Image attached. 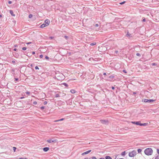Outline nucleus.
Here are the masks:
<instances>
[{
  "mask_svg": "<svg viewBox=\"0 0 159 159\" xmlns=\"http://www.w3.org/2000/svg\"><path fill=\"white\" fill-rule=\"evenodd\" d=\"M153 150L151 148H148L146 149L144 151V153L147 156L151 155L153 153Z\"/></svg>",
  "mask_w": 159,
  "mask_h": 159,
  "instance_id": "1",
  "label": "nucleus"
},
{
  "mask_svg": "<svg viewBox=\"0 0 159 159\" xmlns=\"http://www.w3.org/2000/svg\"><path fill=\"white\" fill-rule=\"evenodd\" d=\"M50 22V20L48 19H47L45 21L44 23L40 26V27L42 28L45 27L48 25L49 24Z\"/></svg>",
  "mask_w": 159,
  "mask_h": 159,
  "instance_id": "2",
  "label": "nucleus"
},
{
  "mask_svg": "<svg viewBox=\"0 0 159 159\" xmlns=\"http://www.w3.org/2000/svg\"><path fill=\"white\" fill-rule=\"evenodd\" d=\"M137 154V152L135 150L129 153V156L130 157H133L135 156Z\"/></svg>",
  "mask_w": 159,
  "mask_h": 159,
  "instance_id": "3",
  "label": "nucleus"
},
{
  "mask_svg": "<svg viewBox=\"0 0 159 159\" xmlns=\"http://www.w3.org/2000/svg\"><path fill=\"white\" fill-rule=\"evenodd\" d=\"M155 101V100L153 99H143L142 100V102H152Z\"/></svg>",
  "mask_w": 159,
  "mask_h": 159,
  "instance_id": "4",
  "label": "nucleus"
},
{
  "mask_svg": "<svg viewBox=\"0 0 159 159\" xmlns=\"http://www.w3.org/2000/svg\"><path fill=\"white\" fill-rule=\"evenodd\" d=\"M131 123L133 124H135L137 125H140V121H132Z\"/></svg>",
  "mask_w": 159,
  "mask_h": 159,
  "instance_id": "5",
  "label": "nucleus"
},
{
  "mask_svg": "<svg viewBox=\"0 0 159 159\" xmlns=\"http://www.w3.org/2000/svg\"><path fill=\"white\" fill-rule=\"evenodd\" d=\"M101 122L104 124H106L107 123L108 121L107 120H100Z\"/></svg>",
  "mask_w": 159,
  "mask_h": 159,
  "instance_id": "6",
  "label": "nucleus"
},
{
  "mask_svg": "<svg viewBox=\"0 0 159 159\" xmlns=\"http://www.w3.org/2000/svg\"><path fill=\"white\" fill-rule=\"evenodd\" d=\"M91 150H89L88 151H87L85 152H84L83 153H82L81 155L83 156L84 155L86 154H88L90 152H91Z\"/></svg>",
  "mask_w": 159,
  "mask_h": 159,
  "instance_id": "7",
  "label": "nucleus"
},
{
  "mask_svg": "<svg viewBox=\"0 0 159 159\" xmlns=\"http://www.w3.org/2000/svg\"><path fill=\"white\" fill-rule=\"evenodd\" d=\"M55 140H52V139H48L47 140V142L49 143H52L54 142H55Z\"/></svg>",
  "mask_w": 159,
  "mask_h": 159,
  "instance_id": "8",
  "label": "nucleus"
},
{
  "mask_svg": "<svg viewBox=\"0 0 159 159\" xmlns=\"http://www.w3.org/2000/svg\"><path fill=\"white\" fill-rule=\"evenodd\" d=\"M63 76L62 74L61 73L56 74V77H58L59 76L62 77Z\"/></svg>",
  "mask_w": 159,
  "mask_h": 159,
  "instance_id": "9",
  "label": "nucleus"
},
{
  "mask_svg": "<svg viewBox=\"0 0 159 159\" xmlns=\"http://www.w3.org/2000/svg\"><path fill=\"white\" fill-rule=\"evenodd\" d=\"M49 150V148L48 147L44 148H43V150L44 152H47Z\"/></svg>",
  "mask_w": 159,
  "mask_h": 159,
  "instance_id": "10",
  "label": "nucleus"
},
{
  "mask_svg": "<svg viewBox=\"0 0 159 159\" xmlns=\"http://www.w3.org/2000/svg\"><path fill=\"white\" fill-rule=\"evenodd\" d=\"M148 124V123H140V126H146Z\"/></svg>",
  "mask_w": 159,
  "mask_h": 159,
  "instance_id": "11",
  "label": "nucleus"
},
{
  "mask_svg": "<svg viewBox=\"0 0 159 159\" xmlns=\"http://www.w3.org/2000/svg\"><path fill=\"white\" fill-rule=\"evenodd\" d=\"M10 13L11 15L12 16H15V15L13 14V12L12 10H10Z\"/></svg>",
  "mask_w": 159,
  "mask_h": 159,
  "instance_id": "12",
  "label": "nucleus"
},
{
  "mask_svg": "<svg viewBox=\"0 0 159 159\" xmlns=\"http://www.w3.org/2000/svg\"><path fill=\"white\" fill-rule=\"evenodd\" d=\"M70 91L72 93H75V91L74 89H71Z\"/></svg>",
  "mask_w": 159,
  "mask_h": 159,
  "instance_id": "13",
  "label": "nucleus"
},
{
  "mask_svg": "<svg viewBox=\"0 0 159 159\" xmlns=\"http://www.w3.org/2000/svg\"><path fill=\"white\" fill-rule=\"evenodd\" d=\"M105 159H112L109 156H106L105 157Z\"/></svg>",
  "mask_w": 159,
  "mask_h": 159,
  "instance_id": "14",
  "label": "nucleus"
},
{
  "mask_svg": "<svg viewBox=\"0 0 159 159\" xmlns=\"http://www.w3.org/2000/svg\"><path fill=\"white\" fill-rule=\"evenodd\" d=\"M142 152V149H139L138 150V152L139 153H140Z\"/></svg>",
  "mask_w": 159,
  "mask_h": 159,
  "instance_id": "15",
  "label": "nucleus"
},
{
  "mask_svg": "<svg viewBox=\"0 0 159 159\" xmlns=\"http://www.w3.org/2000/svg\"><path fill=\"white\" fill-rule=\"evenodd\" d=\"M96 43L94 42V43H91L90 44V45L91 46H93V45H96Z\"/></svg>",
  "mask_w": 159,
  "mask_h": 159,
  "instance_id": "16",
  "label": "nucleus"
},
{
  "mask_svg": "<svg viewBox=\"0 0 159 159\" xmlns=\"http://www.w3.org/2000/svg\"><path fill=\"white\" fill-rule=\"evenodd\" d=\"M125 152L124 151V152H122V153H121V155L122 156H125Z\"/></svg>",
  "mask_w": 159,
  "mask_h": 159,
  "instance_id": "17",
  "label": "nucleus"
},
{
  "mask_svg": "<svg viewBox=\"0 0 159 159\" xmlns=\"http://www.w3.org/2000/svg\"><path fill=\"white\" fill-rule=\"evenodd\" d=\"M55 96L56 98L59 97H60L59 95L58 94H56Z\"/></svg>",
  "mask_w": 159,
  "mask_h": 159,
  "instance_id": "18",
  "label": "nucleus"
},
{
  "mask_svg": "<svg viewBox=\"0 0 159 159\" xmlns=\"http://www.w3.org/2000/svg\"><path fill=\"white\" fill-rule=\"evenodd\" d=\"M155 159H159V155H158L155 158Z\"/></svg>",
  "mask_w": 159,
  "mask_h": 159,
  "instance_id": "19",
  "label": "nucleus"
},
{
  "mask_svg": "<svg viewBox=\"0 0 159 159\" xmlns=\"http://www.w3.org/2000/svg\"><path fill=\"white\" fill-rule=\"evenodd\" d=\"M13 149L14 152H15V151H16V147H13Z\"/></svg>",
  "mask_w": 159,
  "mask_h": 159,
  "instance_id": "20",
  "label": "nucleus"
},
{
  "mask_svg": "<svg viewBox=\"0 0 159 159\" xmlns=\"http://www.w3.org/2000/svg\"><path fill=\"white\" fill-rule=\"evenodd\" d=\"M151 65L153 66H156L157 65V64L155 63H152L151 64Z\"/></svg>",
  "mask_w": 159,
  "mask_h": 159,
  "instance_id": "21",
  "label": "nucleus"
},
{
  "mask_svg": "<svg viewBox=\"0 0 159 159\" xmlns=\"http://www.w3.org/2000/svg\"><path fill=\"white\" fill-rule=\"evenodd\" d=\"M63 84L66 86V87L68 86V84L66 83H64Z\"/></svg>",
  "mask_w": 159,
  "mask_h": 159,
  "instance_id": "22",
  "label": "nucleus"
},
{
  "mask_svg": "<svg viewBox=\"0 0 159 159\" xmlns=\"http://www.w3.org/2000/svg\"><path fill=\"white\" fill-rule=\"evenodd\" d=\"M114 77V76L113 75H111L109 77V78L111 79L113 78Z\"/></svg>",
  "mask_w": 159,
  "mask_h": 159,
  "instance_id": "23",
  "label": "nucleus"
},
{
  "mask_svg": "<svg viewBox=\"0 0 159 159\" xmlns=\"http://www.w3.org/2000/svg\"><path fill=\"white\" fill-rule=\"evenodd\" d=\"M22 49L23 50H25L26 49V47H23L22 48Z\"/></svg>",
  "mask_w": 159,
  "mask_h": 159,
  "instance_id": "24",
  "label": "nucleus"
},
{
  "mask_svg": "<svg viewBox=\"0 0 159 159\" xmlns=\"http://www.w3.org/2000/svg\"><path fill=\"white\" fill-rule=\"evenodd\" d=\"M32 14H30L29 15V17L30 18H32Z\"/></svg>",
  "mask_w": 159,
  "mask_h": 159,
  "instance_id": "25",
  "label": "nucleus"
},
{
  "mask_svg": "<svg viewBox=\"0 0 159 159\" xmlns=\"http://www.w3.org/2000/svg\"><path fill=\"white\" fill-rule=\"evenodd\" d=\"M136 55L138 56H140L141 55L140 54H139V53H137L136 54Z\"/></svg>",
  "mask_w": 159,
  "mask_h": 159,
  "instance_id": "26",
  "label": "nucleus"
},
{
  "mask_svg": "<svg viewBox=\"0 0 159 159\" xmlns=\"http://www.w3.org/2000/svg\"><path fill=\"white\" fill-rule=\"evenodd\" d=\"M157 153L159 154V149H157Z\"/></svg>",
  "mask_w": 159,
  "mask_h": 159,
  "instance_id": "27",
  "label": "nucleus"
},
{
  "mask_svg": "<svg viewBox=\"0 0 159 159\" xmlns=\"http://www.w3.org/2000/svg\"><path fill=\"white\" fill-rule=\"evenodd\" d=\"M91 158L92 159H97L95 157H92Z\"/></svg>",
  "mask_w": 159,
  "mask_h": 159,
  "instance_id": "28",
  "label": "nucleus"
},
{
  "mask_svg": "<svg viewBox=\"0 0 159 159\" xmlns=\"http://www.w3.org/2000/svg\"><path fill=\"white\" fill-rule=\"evenodd\" d=\"M34 104L36 105L37 104V102L36 101L34 102L33 103Z\"/></svg>",
  "mask_w": 159,
  "mask_h": 159,
  "instance_id": "29",
  "label": "nucleus"
},
{
  "mask_svg": "<svg viewBox=\"0 0 159 159\" xmlns=\"http://www.w3.org/2000/svg\"><path fill=\"white\" fill-rule=\"evenodd\" d=\"M35 68L36 70L39 69V68L37 66H35Z\"/></svg>",
  "mask_w": 159,
  "mask_h": 159,
  "instance_id": "30",
  "label": "nucleus"
},
{
  "mask_svg": "<svg viewBox=\"0 0 159 159\" xmlns=\"http://www.w3.org/2000/svg\"><path fill=\"white\" fill-rule=\"evenodd\" d=\"M44 107H43V106H42V107H41V109H42V110L43 109H44Z\"/></svg>",
  "mask_w": 159,
  "mask_h": 159,
  "instance_id": "31",
  "label": "nucleus"
},
{
  "mask_svg": "<svg viewBox=\"0 0 159 159\" xmlns=\"http://www.w3.org/2000/svg\"><path fill=\"white\" fill-rule=\"evenodd\" d=\"M49 57L47 56L45 57V58L47 60H48L49 59Z\"/></svg>",
  "mask_w": 159,
  "mask_h": 159,
  "instance_id": "32",
  "label": "nucleus"
},
{
  "mask_svg": "<svg viewBox=\"0 0 159 159\" xmlns=\"http://www.w3.org/2000/svg\"><path fill=\"white\" fill-rule=\"evenodd\" d=\"M125 2H122L121 3H120V4L122 5V4H124L125 3Z\"/></svg>",
  "mask_w": 159,
  "mask_h": 159,
  "instance_id": "33",
  "label": "nucleus"
},
{
  "mask_svg": "<svg viewBox=\"0 0 159 159\" xmlns=\"http://www.w3.org/2000/svg\"><path fill=\"white\" fill-rule=\"evenodd\" d=\"M39 57L40 58H42L43 57V55H40L39 56Z\"/></svg>",
  "mask_w": 159,
  "mask_h": 159,
  "instance_id": "34",
  "label": "nucleus"
},
{
  "mask_svg": "<svg viewBox=\"0 0 159 159\" xmlns=\"http://www.w3.org/2000/svg\"><path fill=\"white\" fill-rule=\"evenodd\" d=\"M26 93L27 94H30V92H26Z\"/></svg>",
  "mask_w": 159,
  "mask_h": 159,
  "instance_id": "35",
  "label": "nucleus"
},
{
  "mask_svg": "<svg viewBox=\"0 0 159 159\" xmlns=\"http://www.w3.org/2000/svg\"><path fill=\"white\" fill-rule=\"evenodd\" d=\"M47 102L46 101H45L44 102V105L46 104H47Z\"/></svg>",
  "mask_w": 159,
  "mask_h": 159,
  "instance_id": "36",
  "label": "nucleus"
},
{
  "mask_svg": "<svg viewBox=\"0 0 159 159\" xmlns=\"http://www.w3.org/2000/svg\"><path fill=\"white\" fill-rule=\"evenodd\" d=\"M64 118H62V119H60V120H59V121H62V120H64Z\"/></svg>",
  "mask_w": 159,
  "mask_h": 159,
  "instance_id": "37",
  "label": "nucleus"
},
{
  "mask_svg": "<svg viewBox=\"0 0 159 159\" xmlns=\"http://www.w3.org/2000/svg\"><path fill=\"white\" fill-rule=\"evenodd\" d=\"M64 37H65V38L66 39H67V38H68V37L66 36H65Z\"/></svg>",
  "mask_w": 159,
  "mask_h": 159,
  "instance_id": "38",
  "label": "nucleus"
},
{
  "mask_svg": "<svg viewBox=\"0 0 159 159\" xmlns=\"http://www.w3.org/2000/svg\"><path fill=\"white\" fill-rule=\"evenodd\" d=\"M12 3V2L11 1H9L8 2V3H9V4H11Z\"/></svg>",
  "mask_w": 159,
  "mask_h": 159,
  "instance_id": "39",
  "label": "nucleus"
},
{
  "mask_svg": "<svg viewBox=\"0 0 159 159\" xmlns=\"http://www.w3.org/2000/svg\"><path fill=\"white\" fill-rule=\"evenodd\" d=\"M31 43V42H29V43H27L26 44L28 45V44H30Z\"/></svg>",
  "mask_w": 159,
  "mask_h": 159,
  "instance_id": "40",
  "label": "nucleus"
},
{
  "mask_svg": "<svg viewBox=\"0 0 159 159\" xmlns=\"http://www.w3.org/2000/svg\"><path fill=\"white\" fill-rule=\"evenodd\" d=\"M145 21H146V20L145 18L143 19V22H145Z\"/></svg>",
  "mask_w": 159,
  "mask_h": 159,
  "instance_id": "41",
  "label": "nucleus"
},
{
  "mask_svg": "<svg viewBox=\"0 0 159 159\" xmlns=\"http://www.w3.org/2000/svg\"><path fill=\"white\" fill-rule=\"evenodd\" d=\"M123 72L125 73H126V72L125 70H123Z\"/></svg>",
  "mask_w": 159,
  "mask_h": 159,
  "instance_id": "42",
  "label": "nucleus"
},
{
  "mask_svg": "<svg viewBox=\"0 0 159 159\" xmlns=\"http://www.w3.org/2000/svg\"><path fill=\"white\" fill-rule=\"evenodd\" d=\"M95 26L96 27H98L99 26V25L98 24H96Z\"/></svg>",
  "mask_w": 159,
  "mask_h": 159,
  "instance_id": "43",
  "label": "nucleus"
},
{
  "mask_svg": "<svg viewBox=\"0 0 159 159\" xmlns=\"http://www.w3.org/2000/svg\"><path fill=\"white\" fill-rule=\"evenodd\" d=\"M59 120H55L54 121V122H58V121H59Z\"/></svg>",
  "mask_w": 159,
  "mask_h": 159,
  "instance_id": "44",
  "label": "nucleus"
},
{
  "mask_svg": "<svg viewBox=\"0 0 159 159\" xmlns=\"http://www.w3.org/2000/svg\"><path fill=\"white\" fill-rule=\"evenodd\" d=\"M127 35L128 36H130V34H129L128 33H127Z\"/></svg>",
  "mask_w": 159,
  "mask_h": 159,
  "instance_id": "45",
  "label": "nucleus"
},
{
  "mask_svg": "<svg viewBox=\"0 0 159 159\" xmlns=\"http://www.w3.org/2000/svg\"><path fill=\"white\" fill-rule=\"evenodd\" d=\"M15 80L16 81H17L18 80V78H15Z\"/></svg>",
  "mask_w": 159,
  "mask_h": 159,
  "instance_id": "46",
  "label": "nucleus"
},
{
  "mask_svg": "<svg viewBox=\"0 0 159 159\" xmlns=\"http://www.w3.org/2000/svg\"><path fill=\"white\" fill-rule=\"evenodd\" d=\"M111 88H112V89H115V88H114V87H111Z\"/></svg>",
  "mask_w": 159,
  "mask_h": 159,
  "instance_id": "47",
  "label": "nucleus"
},
{
  "mask_svg": "<svg viewBox=\"0 0 159 159\" xmlns=\"http://www.w3.org/2000/svg\"><path fill=\"white\" fill-rule=\"evenodd\" d=\"M16 50H17V49H16V48H14V51H16Z\"/></svg>",
  "mask_w": 159,
  "mask_h": 159,
  "instance_id": "48",
  "label": "nucleus"
},
{
  "mask_svg": "<svg viewBox=\"0 0 159 159\" xmlns=\"http://www.w3.org/2000/svg\"><path fill=\"white\" fill-rule=\"evenodd\" d=\"M49 38L51 39H52L53 38V37H50Z\"/></svg>",
  "mask_w": 159,
  "mask_h": 159,
  "instance_id": "49",
  "label": "nucleus"
},
{
  "mask_svg": "<svg viewBox=\"0 0 159 159\" xmlns=\"http://www.w3.org/2000/svg\"><path fill=\"white\" fill-rule=\"evenodd\" d=\"M118 51H116L115 52H116V53L117 54V53H118Z\"/></svg>",
  "mask_w": 159,
  "mask_h": 159,
  "instance_id": "50",
  "label": "nucleus"
},
{
  "mask_svg": "<svg viewBox=\"0 0 159 159\" xmlns=\"http://www.w3.org/2000/svg\"><path fill=\"white\" fill-rule=\"evenodd\" d=\"M35 53V52H32V54H34Z\"/></svg>",
  "mask_w": 159,
  "mask_h": 159,
  "instance_id": "51",
  "label": "nucleus"
},
{
  "mask_svg": "<svg viewBox=\"0 0 159 159\" xmlns=\"http://www.w3.org/2000/svg\"><path fill=\"white\" fill-rule=\"evenodd\" d=\"M105 159V158H103V157H102V158H100V159Z\"/></svg>",
  "mask_w": 159,
  "mask_h": 159,
  "instance_id": "52",
  "label": "nucleus"
},
{
  "mask_svg": "<svg viewBox=\"0 0 159 159\" xmlns=\"http://www.w3.org/2000/svg\"><path fill=\"white\" fill-rule=\"evenodd\" d=\"M106 73H103V75H106Z\"/></svg>",
  "mask_w": 159,
  "mask_h": 159,
  "instance_id": "53",
  "label": "nucleus"
},
{
  "mask_svg": "<svg viewBox=\"0 0 159 159\" xmlns=\"http://www.w3.org/2000/svg\"><path fill=\"white\" fill-rule=\"evenodd\" d=\"M12 63H14L15 62V61H12Z\"/></svg>",
  "mask_w": 159,
  "mask_h": 159,
  "instance_id": "54",
  "label": "nucleus"
},
{
  "mask_svg": "<svg viewBox=\"0 0 159 159\" xmlns=\"http://www.w3.org/2000/svg\"><path fill=\"white\" fill-rule=\"evenodd\" d=\"M57 78V79H58V80H60V78H59V77Z\"/></svg>",
  "mask_w": 159,
  "mask_h": 159,
  "instance_id": "55",
  "label": "nucleus"
},
{
  "mask_svg": "<svg viewBox=\"0 0 159 159\" xmlns=\"http://www.w3.org/2000/svg\"><path fill=\"white\" fill-rule=\"evenodd\" d=\"M134 94H136V93L135 92H134Z\"/></svg>",
  "mask_w": 159,
  "mask_h": 159,
  "instance_id": "56",
  "label": "nucleus"
},
{
  "mask_svg": "<svg viewBox=\"0 0 159 159\" xmlns=\"http://www.w3.org/2000/svg\"><path fill=\"white\" fill-rule=\"evenodd\" d=\"M24 98V97H21V99H22V98Z\"/></svg>",
  "mask_w": 159,
  "mask_h": 159,
  "instance_id": "57",
  "label": "nucleus"
},
{
  "mask_svg": "<svg viewBox=\"0 0 159 159\" xmlns=\"http://www.w3.org/2000/svg\"><path fill=\"white\" fill-rule=\"evenodd\" d=\"M2 17V15H0V17Z\"/></svg>",
  "mask_w": 159,
  "mask_h": 159,
  "instance_id": "58",
  "label": "nucleus"
},
{
  "mask_svg": "<svg viewBox=\"0 0 159 159\" xmlns=\"http://www.w3.org/2000/svg\"><path fill=\"white\" fill-rule=\"evenodd\" d=\"M84 159H88V158H84Z\"/></svg>",
  "mask_w": 159,
  "mask_h": 159,
  "instance_id": "59",
  "label": "nucleus"
},
{
  "mask_svg": "<svg viewBox=\"0 0 159 159\" xmlns=\"http://www.w3.org/2000/svg\"><path fill=\"white\" fill-rule=\"evenodd\" d=\"M17 47V46H15V47Z\"/></svg>",
  "mask_w": 159,
  "mask_h": 159,
  "instance_id": "60",
  "label": "nucleus"
},
{
  "mask_svg": "<svg viewBox=\"0 0 159 159\" xmlns=\"http://www.w3.org/2000/svg\"><path fill=\"white\" fill-rule=\"evenodd\" d=\"M31 66H32V65H31Z\"/></svg>",
  "mask_w": 159,
  "mask_h": 159,
  "instance_id": "61",
  "label": "nucleus"
}]
</instances>
